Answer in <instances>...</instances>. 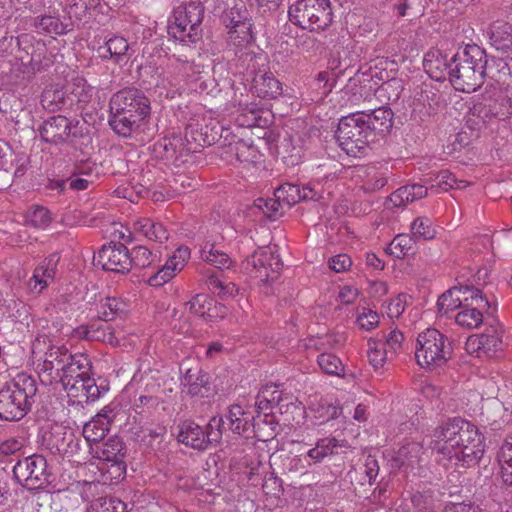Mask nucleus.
Here are the masks:
<instances>
[{
    "mask_svg": "<svg viewBox=\"0 0 512 512\" xmlns=\"http://www.w3.org/2000/svg\"><path fill=\"white\" fill-rule=\"evenodd\" d=\"M108 123L122 137H129L150 116V100L136 88L116 92L109 102Z\"/></svg>",
    "mask_w": 512,
    "mask_h": 512,
    "instance_id": "obj_1",
    "label": "nucleus"
},
{
    "mask_svg": "<svg viewBox=\"0 0 512 512\" xmlns=\"http://www.w3.org/2000/svg\"><path fill=\"white\" fill-rule=\"evenodd\" d=\"M486 65L485 50L476 44L466 45L451 58L450 82L458 91L474 92L484 83Z\"/></svg>",
    "mask_w": 512,
    "mask_h": 512,
    "instance_id": "obj_2",
    "label": "nucleus"
},
{
    "mask_svg": "<svg viewBox=\"0 0 512 512\" xmlns=\"http://www.w3.org/2000/svg\"><path fill=\"white\" fill-rule=\"evenodd\" d=\"M36 379L26 373L17 374L0 388V419L19 421L31 410L37 395Z\"/></svg>",
    "mask_w": 512,
    "mask_h": 512,
    "instance_id": "obj_3",
    "label": "nucleus"
},
{
    "mask_svg": "<svg viewBox=\"0 0 512 512\" xmlns=\"http://www.w3.org/2000/svg\"><path fill=\"white\" fill-rule=\"evenodd\" d=\"M364 119L358 111L342 117L339 121L336 139L349 156L359 157L365 154L369 144L374 142L372 132L366 127Z\"/></svg>",
    "mask_w": 512,
    "mask_h": 512,
    "instance_id": "obj_4",
    "label": "nucleus"
},
{
    "mask_svg": "<svg viewBox=\"0 0 512 512\" xmlns=\"http://www.w3.org/2000/svg\"><path fill=\"white\" fill-rule=\"evenodd\" d=\"M453 353L452 343L435 328H428L418 335L415 358L426 369L441 367Z\"/></svg>",
    "mask_w": 512,
    "mask_h": 512,
    "instance_id": "obj_5",
    "label": "nucleus"
},
{
    "mask_svg": "<svg viewBox=\"0 0 512 512\" xmlns=\"http://www.w3.org/2000/svg\"><path fill=\"white\" fill-rule=\"evenodd\" d=\"M289 20L302 29L326 30L333 22L330 0H297L288 9Z\"/></svg>",
    "mask_w": 512,
    "mask_h": 512,
    "instance_id": "obj_6",
    "label": "nucleus"
},
{
    "mask_svg": "<svg viewBox=\"0 0 512 512\" xmlns=\"http://www.w3.org/2000/svg\"><path fill=\"white\" fill-rule=\"evenodd\" d=\"M204 7L199 0L185 2L173 12L168 34L181 42L196 43L202 35Z\"/></svg>",
    "mask_w": 512,
    "mask_h": 512,
    "instance_id": "obj_7",
    "label": "nucleus"
},
{
    "mask_svg": "<svg viewBox=\"0 0 512 512\" xmlns=\"http://www.w3.org/2000/svg\"><path fill=\"white\" fill-rule=\"evenodd\" d=\"M461 432V436L458 435L449 447L444 446L443 457L462 467L476 465L484 454L482 437L476 426L470 422H467Z\"/></svg>",
    "mask_w": 512,
    "mask_h": 512,
    "instance_id": "obj_8",
    "label": "nucleus"
},
{
    "mask_svg": "<svg viewBox=\"0 0 512 512\" xmlns=\"http://www.w3.org/2000/svg\"><path fill=\"white\" fill-rule=\"evenodd\" d=\"M13 474L20 484L30 490L44 488L52 476L46 458L40 454L18 460L13 467Z\"/></svg>",
    "mask_w": 512,
    "mask_h": 512,
    "instance_id": "obj_9",
    "label": "nucleus"
},
{
    "mask_svg": "<svg viewBox=\"0 0 512 512\" xmlns=\"http://www.w3.org/2000/svg\"><path fill=\"white\" fill-rule=\"evenodd\" d=\"M242 267L251 276L269 283L277 279L283 263L270 246H263L247 257Z\"/></svg>",
    "mask_w": 512,
    "mask_h": 512,
    "instance_id": "obj_10",
    "label": "nucleus"
},
{
    "mask_svg": "<svg viewBox=\"0 0 512 512\" xmlns=\"http://www.w3.org/2000/svg\"><path fill=\"white\" fill-rule=\"evenodd\" d=\"M244 4L235 5L222 14V22L229 29V39L236 46H246L253 41L252 24Z\"/></svg>",
    "mask_w": 512,
    "mask_h": 512,
    "instance_id": "obj_11",
    "label": "nucleus"
},
{
    "mask_svg": "<svg viewBox=\"0 0 512 512\" xmlns=\"http://www.w3.org/2000/svg\"><path fill=\"white\" fill-rule=\"evenodd\" d=\"M91 373L92 363L89 357L82 353L72 354L55 384H61L69 397Z\"/></svg>",
    "mask_w": 512,
    "mask_h": 512,
    "instance_id": "obj_12",
    "label": "nucleus"
},
{
    "mask_svg": "<svg viewBox=\"0 0 512 512\" xmlns=\"http://www.w3.org/2000/svg\"><path fill=\"white\" fill-rule=\"evenodd\" d=\"M71 356L72 353L64 345H49L42 357V363L38 364L41 381L55 384Z\"/></svg>",
    "mask_w": 512,
    "mask_h": 512,
    "instance_id": "obj_13",
    "label": "nucleus"
},
{
    "mask_svg": "<svg viewBox=\"0 0 512 512\" xmlns=\"http://www.w3.org/2000/svg\"><path fill=\"white\" fill-rule=\"evenodd\" d=\"M130 251L120 242L103 245L97 254V263L104 270L125 274L131 270Z\"/></svg>",
    "mask_w": 512,
    "mask_h": 512,
    "instance_id": "obj_14",
    "label": "nucleus"
},
{
    "mask_svg": "<svg viewBox=\"0 0 512 512\" xmlns=\"http://www.w3.org/2000/svg\"><path fill=\"white\" fill-rule=\"evenodd\" d=\"M469 353H476L477 357H494L503 350L502 329L499 326H490L479 335H472L466 342Z\"/></svg>",
    "mask_w": 512,
    "mask_h": 512,
    "instance_id": "obj_15",
    "label": "nucleus"
},
{
    "mask_svg": "<svg viewBox=\"0 0 512 512\" xmlns=\"http://www.w3.org/2000/svg\"><path fill=\"white\" fill-rule=\"evenodd\" d=\"M178 442L196 450H206L209 445L217 443L218 433L204 436V428L194 421L185 420L177 426Z\"/></svg>",
    "mask_w": 512,
    "mask_h": 512,
    "instance_id": "obj_16",
    "label": "nucleus"
},
{
    "mask_svg": "<svg viewBox=\"0 0 512 512\" xmlns=\"http://www.w3.org/2000/svg\"><path fill=\"white\" fill-rule=\"evenodd\" d=\"M468 421L462 418L448 419L446 422L439 425L434 429L432 434V440L430 442V448L438 453L444 454V446L449 447L450 444L456 440L458 435L461 436V430L465 427Z\"/></svg>",
    "mask_w": 512,
    "mask_h": 512,
    "instance_id": "obj_17",
    "label": "nucleus"
},
{
    "mask_svg": "<svg viewBox=\"0 0 512 512\" xmlns=\"http://www.w3.org/2000/svg\"><path fill=\"white\" fill-rule=\"evenodd\" d=\"M41 139L49 144L66 143L71 135V122L62 115L45 120L38 129Z\"/></svg>",
    "mask_w": 512,
    "mask_h": 512,
    "instance_id": "obj_18",
    "label": "nucleus"
},
{
    "mask_svg": "<svg viewBox=\"0 0 512 512\" xmlns=\"http://www.w3.org/2000/svg\"><path fill=\"white\" fill-rule=\"evenodd\" d=\"M198 72V67L186 56L174 54L169 57L163 81L166 80L170 85L176 86L182 80L193 78Z\"/></svg>",
    "mask_w": 512,
    "mask_h": 512,
    "instance_id": "obj_19",
    "label": "nucleus"
},
{
    "mask_svg": "<svg viewBox=\"0 0 512 512\" xmlns=\"http://www.w3.org/2000/svg\"><path fill=\"white\" fill-rule=\"evenodd\" d=\"M60 11H63L60 3L57 6H49L43 15L36 18L35 25L48 33L66 34L72 30L74 22L67 20L65 17L61 19Z\"/></svg>",
    "mask_w": 512,
    "mask_h": 512,
    "instance_id": "obj_20",
    "label": "nucleus"
},
{
    "mask_svg": "<svg viewBox=\"0 0 512 512\" xmlns=\"http://www.w3.org/2000/svg\"><path fill=\"white\" fill-rule=\"evenodd\" d=\"M360 113L365 117L366 127L372 132L374 142L377 136H384L388 133L393 125V112L388 107H379L370 113L365 111H360Z\"/></svg>",
    "mask_w": 512,
    "mask_h": 512,
    "instance_id": "obj_21",
    "label": "nucleus"
},
{
    "mask_svg": "<svg viewBox=\"0 0 512 512\" xmlns=\"http://www.w3.org/2000/svg\"><path fill=\"white\" fill-rule=\"evenodd\" d=\"M253 89L261 98H277L282 94V84L271 72L257 73L253 78Z\"/></svg>",
    "mask_w": 512,
    "mask_h": 512,
    "instance_id": "obj_22",
    "label": "nucleus"
},
{
    "mask_svg": "<svg viewBox=\"0 0 512 512\" xmlns=\"http://www.w3.org/2000/svg\"><path fill=\"white\" fill-rule=\"evenodd\" d=\"M129 49L128 42L121 36H113L96 49L97 56L102 60H113L120 63Z\"/></svg>",
    "mask_w": 512,
    "mask_h": 512,
    "instance_id": "obj_23",
    "label": "nucleus"
},
{
    "mask_svg": "<svg viewBox=\"0 0 512 512\" xmlns=\"http://www.w3.org/2000/svg\"><path fill=\"white\" fill-rule=\"evenodd\" d=\"M491 45L503 53L512 52V25L504 21L494 22L489 31Z\"/></svg>",
    "mask_w": 512,
    "mask_h": 512,
    "instance_id": "obj_24",
    "label": "nucleus"
},
{
    "mask_svg": "<svg viewBox=\"0 0 512 512\" xmlns=\"http://www.w3.org/2000/svg\"><path fill=\"white\" fill-rule=\"evenodd\" d=\"M423 66L431 78L440 81L446 74L450 76L451 59L447 60L439 51H430L424 57Z\"/></svg>",
    "mask_w": 512,
    "mask_h": 512,
    "instance_id": "obj_25",
    "label": "nucleus"
},
{
    "mask_svg": "<svg viewBox=\"0 0 512 512\" xmlns=\"http://www.w3.org/2000/svg\"><path fill=\"white\" fill-rule=\"evenodd\" d=\"M187 394L194 397H207L210 393L209 376L202 370L188 369L183 378Z\"/></svg>",
    "mask_w": 512,
    "mask_h": 512,
    "instance_id": "obj_26",
    "label": "nucleus"
},
{
    "mask_svg": "<svg viewBox=\"0 0 512 512\" xmlns=\"http://www.w3.org/2000/svg\"><path fill=\"white\" fill-rule=\"evenodd\" d=\"M427 192V187L421 184L405 185L393 192L389 197V201L394 207H402L426 197Z\"/></svg>",
    "mask_w": 512,
    "mask_h": 512,
    "instance_id": "obj_27",
    "label": "nucleus"
},
{
    "mask_svg": "<svg viewBox=\"0 0 512 512\" xmlns=\"http://www.w3.org/2000/svg\"><path fill=\"white\" fill-rule=\"evenodd\" d=\"M226 154L234 155L240 163H257L261 157L258 149L252 142L238 139L233 143H229L225 150Z\"/></svg>",
    "mask_w": 512,
    "mask_h": 512,
    "instance_id": "obj_28",
    "label": "nucleus"
},
{
    "mask_svg": "<svg viewBox=\"0 0 512 512\" xmlns=\"http://www.w3.org/2000/svg\"><path fill=\"white\" fill-rule=\"evenodd\" d=\"M136 232L142 234L149 240L163 243L168 240L169 234L166 228L160 222H155L149 218H141L134 223Z\"/></svg>",
    "mask_w": 512,
    "mask_h": 512,
    "instance_id": "obj_29",
    "label": "nucleus"
},
{
    "mask_svg": "<svg viewBox=\"0 0 512 512\" xmlns=\"http://www.w3.org/2000/svg\"><path fill=\"white\" fill-rule=\"evenodd\" d=\"M125 450V445L120 438L111 437L97 447L96 453L98 458L103 461L121 464L125 456Z\"/></svg>",
    "mask_w": 512,
    "mask_h": 512,
    "instance_id": "obj_30",
    "label": "nucleus"
},
{
    "mask_svg": "<svg viewBox=\"0 0 512 512\" xmlns=\"http://www.w3.org/2000/svg\"><path fill=\"white\" fill-rule=\"evenodd\" d=\"M277 427L278 422L273 415H257L252 424L253 437L259 441L267 442L275 437Z\"/></svg>",
    "mask_w": 512,
    "mask_h": 512,
    "instance_id": "obj_31",
    "label": "nucleus"
},
{
    "mask_svg": "<svg viewBox=\"0 0 512 512\" xmlns=\"http://www.w3.org/2000/svg\"><path fill=\"white\" fill-rule=\"evenodd\" d=\"M75 393L71 394L69 398H74L76 402H93L97 400L103 392L107 389L102 385H97L94 378L89 375L81 382Z\"/></svg>",
    "mask_w": 512,
    "mask_h": 512,
    "instance_id": "obj_32",
    "label": "nucleus"
},
{
    "mask_svg": "<svg viewBox=\"0 0 512 512\" xmlns=\"http://www.w3.org/2000/svg\"><path fill=\"white\" fill-rule=\"evenodd\" d=\"M98 5L99 0H72L68 10V20H74L77 24L88 22Z\"/></svg>",
    "mask_w": 512,
    "mask_h": 512,
    "instance_id": "obj_33",
    "label": "nucleus"
},
{
    "mask_svg": "<svg viewBox=\"0 0 512 512\" xmlns=\"http://www.w3.org/2000/svg\"><path fill=\"white\" fill-rule=\"evenodd\" d=\"M422 446L417 442H408L401 446L393 457V461L398 468L403 466L413 467L422 454Z\"/></svg>",
    "mask_w": 512,
    "mask_h": 512,
    "instance_id": "obj_34",
    "label": "nucleus"
},
{
    "mask_svg": "<svg viewBox=\"0 0 512 512\" xmlns=\"http://www.w3.org/2000/svg\"><path fill=\"white\" fill-rule=\"evenodd\" d=\"M435 500L431 492H416L410 502L401 506L398 512H435Z\"/></svg>",
    "mask_w": 512,
    "mask_h": 512,
    "instance_id": "obj_35",
    "label": "nucleus"
},
{
    "mask_svg": "<svg viewBox=\"0 0 512 512\" xmlns=\"http://www.w3.org/2000/svg\"><path fill=\"white\" fill-rule=\"evenodd\" d=\"M462 292L454 287L444 292L437 301L438 312L443 316H448L451 312L462 308L463 301L467 298H461Z\"/></svg>",
    "mask_w": 512,
    "mask_h": 512,
    "instance_id": "obj_36",
    "label": "nucleus"
},
{
    "mask_svg": "<svg viewBox=\"0 0 512 512\" xmlns=\"http://www.w3.org/2000/svg\"><path fill=\"white\" fill-rule=\"evenodd\" d=\"M129 258L131 259V268H158L157 264L160 262V256L153 253L145 246L134 247L130 252Z\"/></svg>",
    "mask_w": 512,
    "mask_h": 512,
    "instance_id": "obj_37",
    "label": "nucleus"
},
{
    "mask_svg": "<svg viewBox=\"0 0 512 512\" xmlns=\"http://www.w3.org/2000/svg\"><path fill=\"white\" fill-rule=\"evenodd\" d=\"M33 37L28 34H22L17 38V43L19 48L26 52L27 56H30L29 59H26V62L29 64L40 63L42 53L45 51L44 43L40 41H36L33 44ZM21 61H25L23 56H20Z\"/></svg>",
    "mask_w": 512,
    "mask_h": 512,
    "instance_id": "obj_38",
    "label": "nucleus"
},
{
    "mask_svg": "<svg viewBox=\"0 0 512 512\" xmlns=\"http://www.w3.org/2000/svg\"><path fill=\"white\" fill-rule=\"evenodd\" d=\"M487 307L470 306L462 307L455 316L456 323L466 329L477 328L483 322L482 310Z\"/></svg>",
    "mask_w": 512,
    "mask_h": 512,
    "instance_id": "obj_39",
    "label": "nucleus"
},
{
    "mask_svg": "<svg viewBox=\"0 0 512 512\" xmlns=\"http://www.w3.org/2000/svg\"><path fill=\"white\" fill-rule=\"evenodd\" d=\"M183 268L184 267L180 264L174 262L171 256L161 268H158L157 271L149 277L148 283L151 286L160 287L171 280L176 272L181 271Z\"/></svg>",
    "mask_w": 512,
    "mask_h": 512,
    "instance_id": "obj_40",
    "label": "nucleus"
},
{
    "mask_svg": "<svg viewBox=\"0 0 512 512\" xmlns=\"http://www.w3.org/2000/svg\"><path fill=\"white\" fill-rule=\"evenodd\" d=\"M201 259L219 269H227L232 264L228 254L216 249L213 244L209 243L201 249Z\"/></svg>",
    "mask_w": 512,
    "mask_h": 512,
    "instance_id": "obj_41",
    "label": "nucleus"
},
{
    "mask_svg": "<svg viewBox=\"0 0 512 512\" xmlns=\"http://www.w3.org/2000/svg\"><path fill=\"white\" fill-rule=\"evenodd\" d=\"M415 240L407 234L397 235L387 247V252L396 258H404L414 253Z\"/></svg>",
    "mask_w": 512,
    "mask_h": 512,
    "instance_id": "obj_42",
    "label": "nucleus"
},
{
    "mask_svg": "<svg viewBox=\"0 0 512 512\" xmlns=\"http://www.w3.org/2000/svg\"><path fill=\"white\" fill-rule=\"evenodd\" d=\"M343 447V444L340 443L334 437H326L323 439H319L316 443V446L310 449L307 453L308 457L311 458L314 462L322 461L326 456L334 453L335 448Z\"/></svg>",
    "mask_w": 512,
    "mask_h": 512,
    "instance_id": "obj_43",
    "label": "nucleus"
},
{
    "mask_svg": "<svg viewBox=\"0 0 512 512\" xmlns=\"http://www.w3.org/2000/svg\"><path fill=\"white\" fill-rule=\"evenodd\" d=\"M213 299L205 293L196 294L191 300L185 303V308L192 314L199 317H211L210 311Z\"/></svg>",
    "mask_w": 512,
    "mask_h": 512,
    "instance_id": "obj_44",
    "label": "nucleus"
},
{
    "mask_svg": "<svg viewBox=\"0 0 512 512\" xmlns=\"http://www.w3.org/2000/svg\"><path fill=\"white\" fill-rule=\"evenodd\" d=\"M126 304L116 297H106L100 303V318L104 322L111 321L125 311Z\"/></svg>",
    "mask_w": 512,
    "mask_h": 512,
    "instance_id": "obj_45",
    "label": "nucleus"
},
{
    "mask_svg": "<svg viewBox=\"0 0 512 512\" xmlns=\"http://www.w3.org/2000/svg\"><path fill=\"white\" fill-rule=\"evenodd\" d=\"M110 426L106 421H100L93 417L83 427V436L88 442H100L104 439Z\"/></svg>",
    "mask_w": 512,
    "mask_h": 512,
    "instance_id": "obj_46",
    "label": "nucleus"
},
{
    "mask_svg": "<svg viewBox=\"0 0 512 512\" xmlns=\"http://www.w3.org/2000/svg\"><path fill=\"white\" fill-rule=\"evenodd\" d=\"M498 461L503 482L512 486V443H504L501 446L498 452Z\"/></svg>",
    "mask_w": 512,
    "mask_h": 512,
    "instance_id": "obj_47",
    "label": "nucleus"
},
{
    "mask_svg": "<svg viewBox=\"0 0 512 512\" xmlns=\"http://www.w3.org/2000/svg\"><path fill=\"white\" fill-rule=\"evenodd\" d=\"M87 512H128L127 504L116 498H98L90 504Z\"/></svg>",
    "mask_w": 512,
    "mask_h": 512,
    "instance_id": "obj_48",
    "label": "nucleus"
},
{
    "mask_svg": "<svg viewBox=\"0 0 512 512\" xmlns=\"http://www.w3.org/2000/svg\"><path fill=\"white\" fill-rule=\"evenodd\" d=\"M319 367L328 375L344 376V365L340 358L331 353H322L317 359Z\"/></svg>",
    "mask_w": 512,
    "mask_h": 512,
    "instance_id": "obj_49",
    "label": "nucleus"
},
{
    "mask_svg": "<svg viewBox=\"0 0 512 512\" xmlns=\"http://www.w3.org/2000/svg\"><path fill=\"white\" fill-rule=\"evenodd\" d=\"M93 331L92 341H101L112 346L119 344V340L115 336L114 328L107 322L103 323L99 320H93Z\"/></svg>",
    "mask_w": 512,
    "mask_h": 512,
    "instance_id": "obj_50",
    "label": "nucleus"
},
{
    "mask_svg": "<svg viewBox=\"0 0 512 512\" xmlns=\"http://www.w3.org/2000/svg\"><path fill=\"white\" fill-rule=\"evenodd\" d=\"M457 290L462 292L461 298H467L466 301H463L462 307H470V306H480V307H489V301L486 297L483 296L482 291L478 288H474L467 285L455 286Z\"/></svg>",
    "mask_w": 512,
    "mask_h": 512,
    "instance_id": "obj_51",
    "label": "nucleus"
},
{
    "mask_svg": "<svg viewBox=\"0 0 512 512\" xmlns=\"http://www.w3.org/2000/svg\"><path fill=\"white\" fill-rule=\"evenodd\" d=\"M274 196L280 204L283 203L290 207L301 201L300 187L295 184L285 183L275 190Z\"/></svg>",
    "mask_w": 512,
    "mask_h": 512,
    "instance_id": "obj_52",
    "label": "nucleus"
},
{
    "mask_svg": "<svg viewBox=\"0 0 512 512\" xmlns=\"http://www.w3.org/2000/svg\"><path fill=\"white\" fill-rule=\"evenodd\" d=\"M185 140L192 142L193 146H197V150L204 146H210L214 142V138H210L207 131H203L198 124H189L185 130Z\"/></svg>",
    "mask_w": 512,
    "mask_h": 512,
    "instance_id": "obj_53",
    "label": "nucleus"
},
{
    "mask_svg": "<svg viewBox=\"0 0 512 512\" xmlns=\"http://www.w3.org/2000/svg\"><path fill=\"white\" fill-rule=\"evenodd\" d=\"M140 433L141 441L151 449H155L156 446H159L162 443L164 436L166 435V427L157 424L142 428Z\"/></svg>",
    "mask_w": 512,
    "mask_h": 512,
    "instance_id": "obj_54",
    "label": "nucleus"
},
{
    "mask_svg": "<svg viewBox=\"0 0 512 512\" xmlns=\"http://www.w3.org/2000/svg\"><path fill=\"white\" fill-rule=\"evenodd\" d=\"M26 221L35 228H46L51 222L50 212L43 206H34L29 209Z\"/></svg>",
    "mask_w": 512,
    "mask_h": 512,
    "instance_id": "obj_55",
    "label": "nucleus"
},
{
    "mask_svg": "<svg viewBox=\"0 0 512 512\" xmlns=\"http://www.w3.org/2000/svg\"><path fill=\"white\" fill-rule=\"evenodd\" d=\"M413 236L424 240L433 239L436 235L432 221L427 217H418L411 224Z\"/></svg>",
    "mask_w": 512,
    "mask_h": 512,
    "instance_id": "obj_56",
    "label": "nucleus"
},
{
    "mask_svg": "<svg viewBox=\"0 0 512 512\" xmlns=\"http://www.w3.org/2000/svg\"><path fill=\"white\" fill-rule=\"evenodd\" d=\"M179 142L178 135L164 137L155 144V151L167 160H175V147Z\"/></svg>",
    "mask_w": 512,
    "mask_h": 512,
    "instance_id": "obj_57",
    "label": "nucleus"
},
{
    "mask_svg": "<svg viewBox=\"0 0 512 512\" xmlns=\"http://www.w3.org/2000/svg\"><path fill=\"white\" fill-rule=\"evenodd\" d=\"M368 359L369 363L378 369L384 365L388 357V349L380 345L379 341H369Z\"/></svg>",
    "mask_w": 512,
    "mask_h": 512,
    "instance_id": "obj_58",
    "label": "nucleus"
},
{
    "mask_svg": "<svg viewBox=\"0 0 512 512\" xmlns=\"http://www.w3.org/2000/svg\"><path fill=\"white\" fill-rule=\"evenodd\" d=\"M491 115V109L487 107L482 102L475 103L469 109V116L467 119V124H472L474 126H480L486 123V120Z\"/></svg>",
    "mask_w": 512,
    "mask_h": 512,
    "instance_id": "obj_59",
    "label": "nucleus"
},
{
    "mask_svg": "<svg viewBox=\"0 0 512 512\" xmlns=\"http://www.w3.org/2000/svg\"><path fill=\"white\" fill-rule=\"evenodd\" d=\"M384 339V342L379 341L380 345L387 348L388 353L394 354L402 347L404 335L401 331L393 329L384 336Z\"/></svg>",
    "mask_w": 512,
    "mask_h": 512,
    "instance_id": "obj_60",
    "label": "nucleus"
},
{
    "mask_svg": "<svg viewBox=\"0 0 512 512\" xmlns=\"http://www.w3.org/2000/svg\"><path fill=\"white\" fill-rule=\"evenodd\" d=\"M438 178L439 187L446 191L452 188L462 189L467 186L466 181L456 179V177L449 171L440 172Z\"/></svg>",
    "mask_w": 512,
    "mask_h": 512,
    "instance_id": "obj_61",
    "label": "nucleus"
},
{
    "mask_svg": "<svg viewBox=\"0 0 512 512\" xmlns=\"http://www.w3.org/2000/svg\"><path fill=\"white\" fill-rule=\"evenodd\" d=\"M357 323L361 329L372 330L379 323V315L370 309L363 308L357 317Z\"/></svg>",
    "mask_w": 512,
    "mask_h": 512,
    "instance_id": "obj_62",
    "label": "nucleus"
},
{
    "mask_svg": "<svg viewBox=\"0 0 512 512\" xmlns=\"http://www.w3.org/2000/svg\"><path fill=\"white\" fill-rule=\"evenodd\" d=\"M254 206L261 210L267 217L272 218L279 211L281 204L276 197L274 199L258 198L254 201Z\"/></svg>",
    "mask_w": 512,
    "mask_h": 512,
    "instance_id": "obj_63",
    "label": "nucleus"
},
{
    "mask_svg": "<svg viewBox=\"0 0 512 512\" xmlns=\"http://www.w3.org/2000/svg\"><path fill=\"white\" fill-rule=\"evenodd\" d=\"M63 101V92L47 89L42 94V105L47 108L59 109Z\"/></svg>",
    "mask_w": 512,
    "mask_h": 512,
    "instance_id": "obj_64",
    "label": "nucleus"
}]
</instances>
